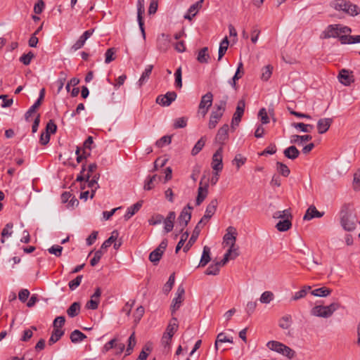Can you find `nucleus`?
<instances>
[{"mask_svg": "<svg viewBox=\"0 0 360 360\" xmlns=\"http://www.w3.org/2000/svg\"><path fill=\"white\" fill-rule=\"evenodd\" d=\"M340 217L341 226L345 231H352L355 229L357 217L352 205H344L340 212Z\"/></svg>", "mask_w": 360, "mask_h": 360, "instance_id": "obj_1", "label": "nucleus"}, {"mask_svg": "<svg viewBox=\"0 0 360 360\" xmlns=\"http://www.w3.org/2000/svg\"><path fill=\"white\" fill-rule=\"evenodd\" d=\"M266 345L270 349L281 353L289 359L293 358L295 355L294 350L280 342L271 340Z\"/></svg>", "mask_w": 360, "mask_h": 360, "instance_id": "obj_5", "label": "nucleus"}, {"mask_svg": "<svg viewBox=\"0 0 360 360\" xmlns=\"http://www.w3.org/2000/svg\"><path fill=\"white\" fill-rule=\"evenodd\" d=\"M187 124V119L186 117H179L174 121V127L175 129L184 128Z\"/></svg>", "mask_w": 360, "mask_h": 360, "instance_id": "obj_63", "label": "nucleus"}, {"mask_svg": "<svg viewBox=\"0 0 360 360\" xmlns=\"http://www.w3.org/2000/svg\"><path fill=\"white\" fill-rule=\"evenodd\" d=\"M272 70H273L272 66H271L269 65L265 66L262 70V77H261L262 79L264 81H267L271 76Z\"/></svg>", "mask_w": 360, "mask_h": 360, "instance_id": "obj_53", "label": "nucleus"}, {"mask_svg": "<svg viewBox=\"0 0 360 360\" xmlns=\"http://www.w3.org/2000/svg\"><path fill=\"white\" fill-rule=\"evenodd\" d=\"M175 281L174 273L172 274L167 281V282L163 286L162 290L165 294H167L172 290Z\"/></svg>", "mask_w": 360, "mask_h": 360, "instance_id": "obj_47", "label": "nucleus"}, {"mask_svg": "<svg viewBox=\"0 0 360 360\" xmlns=\"http://www.w3.org/2000/svg\"><path fill=\"white\" fill-rule=\"evenodd\" d=\"M144 0H137V20L143 39L146 38L143 15L145 13Z\"/></svg>", "mask_w": 360, "mask_h": 360, "instance_id": "obj_11", "label": "nucleus"}, {"mask_svg": "<svg viewBox=\"0 0 360 360\" xmlns=\"http://www.w3.org/2000/svg\"><path fill=\"white\" fill-rule=\"evenodd\" d=\"M352 77L349 71L344 69L340 72L338 76L339 81L345 86H349L354 82Z\"/></svg>", "mask_w": 360, "mask_h": 360, "instance_id": "obj_23", "label": "nucleus"}, {"mask_svg": "<svg viewBox=\"0 0 360 360\" xmlns=\"http://www.w3.org/2000/svg\"><path fill=\"white\" fill-rule=\"evenodd\" d=\"M153 69V65H148L146 66V68H145L144 71L143 72L140 79L138 81V84H139V86H141L143 84H145L148 80Z\"/></svg>", "mask_w": 360, "mask_h": 360, "instance_id": "obj_30", "label": "nucleus"}, {"mask_svg": "<svg viewBox=\"0 0 360 360\" xmlns=\"http://www.w3.org/2000/svg\"><path fill=\"white\" fill-rule=\"evenodd\" d=\"M222 153V147H220L212 156V168L214 172H221L223 169Z\"/></svg>", "mask_w": 360, "mask_h": 360, "instance_id": "obj_12", "label": "nucleus"}, {"mask_svg": "<svg viewBox=\"0 0 360 360\" xmlns=\"http://www.w3.org/2000/svg\"><path fill=\"white\" fill-rule=\"evenodd\" d=\"M86 338V336L79 330H75L70 334V340L73 343L81 342Z\"/></svg>", "mask_w": 360, "mask_h": 360, "instance_id": "obj_40", "label": "nucleus"}, {"mask_svg": "<svg viewBox=\"0 0 360 360\" xmlns=\"http://www.w3.org/2000/svg\"><path fill=\"white\" fill-rule=\"evenodd\" d=\"M352 32L351 29L347 26L342 25H330L323 32L321 38L329 39L338 37L340 40V37L347 34H349Z\"/></svg>", "mask_w": 360, "mask_h": 360, "instance_id": "obj_3", "label": "nucleus"}, {"mask_svg": "<svg viewBox=\"0 0 360 360\" xmlns=\"http://www.w3.org/2000/svg\"><path fill=\"white\" fill-rule=\"evenodd\" d=\"M208 194V184H206L204 187L202 186V181L200 182V185L198 189V195L195 200L196 205H200L204 200L206 198Z\"/></svg>", "mask_w": 360, "mask_h": 360, "instance_id": "obj_18", "label": "nucleus"}, {"mask_svg": "<svg viewBox=\"0 0 360 360\" xmlns=\"http://www.w3.org/2000/svg\"><path fill=\"white\" fill-rule=\"evenodd\" d=\"M227 99H228V96H225L224 99H222V100L219 101L218 103H217L215 104V108H217V110H214V111L224 115V112L226 110Z\"/></svg>", "mask_w": 360, "mask_h": 360, "instance_id": "obj_46", "label": "nucleus"}, {"mask_svg": "<svg viewBox=\"0 0 360 360\" xmlns=\"http://www.w3.org/2000/svg\"><path fill=\"white\" fill-rule=\"evenodd\" d=\"M210 260V248L208 246H205L198 266H205Z\"/></svg>", "mask_w": 360, "mask_h": 360, "instance_id": "obj_31", "label": "nucleus"}, {"mask_svg": "<svg viewBox=\"0 0 360 360\" xmlns=\"http://www.w3.org/2000/svg\"><path fill=\"white\" fill-rule=\"evenodd\" d=\"M246 160V158L243 157L241 154H238L235 156L233 163L236 164L237 169L238 170L240 167L245 163Z\"/></svg>", "mask_w": 360, "mask_h": 360, "instance_id": "obj_56", "label": "nucleus"}, {"mask_svg": "<svg viewBox=\"0 0 360 360\" xmlns=\"http://www.w3.org/2000/svg\"><path fill=\"white\" fill-rule=\"evenodd\" d=\"M224 342H230L233 343V338H227L224 333H220L217 335V339L214 344L215 349H218V344L219 343H224Z\"/></svg>", "mask_w": 360, "mask_h": 360, "instance_id": "obj_41", "label": "nucleus"}, {"mask_svg": "<svg viewBox=\"0 0 360 360\" xmlns=\"http://www.w3.org/2000/svg\"><path fill=\"white\" fill-rule=\"evenodd\" d=\"M64 335V331L62 330L60 328H54L52 334L51 335V338L49 340V344L50 345L56 343L57 341H58L61 337Z\"/></svg>", "mask_w": 360, "mask_h": 360, "instance_id": "obj_35", "label": "nucleus"}, {"mask_svg": "<svg viewBox=\"0 0 360 360\" xmlns=\"http://www.w3.org/2000/svg\"><path fill=\"white\" fill-rule=\"evenodd\" d=\"M13 227V224L12 223H8L6 224L5 227L1 231V237H8L11 236L13 233L12 229Z\"/></svg>", "mask_w": 360, "mask_h": 360, "instance_id": "obj_61", "label": "nucleus"}, {"mask_svg": "<svg viewBox=\"0 0 360 360\" xmlns=\"http://www.w3.org/2000/svg\"><path fill=\"white\" fill-rule=\"evenodd\" d=\"M222 116H223L222 114L219 113L215 111H212L210 115V120H209V123H208V127L210 129L215 128L217 123L219 122V121L220 120V119L221 118Z\"/></svg>", "mask_w": 360, "mask_h": 360, "instance_id": "obj_34", "label": "nucleus"}, {"mask_svg": "<svg viewBox=\"0 0 360 360\" xmlns=\"http://www.w3.org/2000/svg\"><path fill=\"white\" fill-rule=\"evenodd\" d=\"M340 42L342 44L360 43V35L351 36L348 35V34H344L340 37Z\"/></svg>", "mask_w": 360, "mask_h": 360, "instance_id": "obj_32", "label": "nucleus"}, {"mask_svg": "<svg viewBox=\"0 0 360 360\" xmlns=\"http://www.w3.org/2000/svg\"><path fill=\"white\" fill-rule=\"evenodd\" d=\"M167 247V240L164 239L159 246L152 251L149 255V260L153 264H157L161 259L165 250Z\"/></svg>", "mask_w": 360, "mask_h": 360, "instance_id": "obj_8", "label": "nucleus"}, {"mask_svg": "<svg viewBox=\"0 0 360 360\" xmlns=\"http://www.w3.org/2000/svg\"><path fill=\"white\" fill-rule=\"evenodd\" d=\"M101 295V290L100 288H97L94 293L91 295L90 300L86 302V308L92 310L96 309L100 302Z\"/></svg>", "mask_w": 360, "mask_h": 360, "instance_id": "obj_15", "label": "nucleus"}, {"mask_svg": "<svg viewBox=\"0 0 360 360\" xmlns=\"http://www.w3.org/2000/svg\"><path fill=\"white\" fill-rule=\"evenodd\" d=\"M184 300V297H175L171 305L172 314H173L176 310H178Z\"/></svg>", "mask_w": 360, "mask_h": 360, "instance_id": "obj_52", "label": "nucleus"}, {"mask_svg": "<svg viewBox=\"0 0 360 360\" xmlns=\"http://www.w3.org/2000/svg\"><path fill=\"white\" fill-rule=\"evenodd\" d=\"M205 143V138L201 137L197 143L195 144L194 147L191 150L192 155H196L200 153V151L202 149Z\"/></svg>", "mask_w": 360, "mask_h": 360, "instance_id": "obj_42", "label": "nucleus"}, {"mask_svg": "<svg viewBox=\"0 0 360 360\" xmlns=\"http://www.w3.org/2000/svg\"><path fill=\"white\" fill-rule=\"evenodd\" d=\"M323 215V212L321 213V212H319L314 206H310L307 209V210L303 217V219L304 220H311V219H313L314 217H318V218L321 217Z\"/></svg>", "mask_w": 360, "mask_h": 360, "instance_id": "obj_25", "label": "nucleus"}, {"mask_svg": "<svg viewBox=\"0 0 360 360\" xmlns=\"http://www.w3.org/2000/svg\"><path fill=\"white\" fill-rule=\"evenodd\" d=\"M210 55L208 53V48L204 47L199 50L197 56V60L200 63H207L210 60Z\"/></svg>", "mask_w": 360, "mask_h": 360, "instance_id": "obj_33", "label": "nucleus"}, {"mask_svg": "<svg viewBox=\"0 0 360 360\" xmlns=\"http://www.w3.org/2000/svg\"><path fill=\"white\" fill-rule=\"evenodd\" d=\"M292 323V316L290 314H285L279 319L278 326L282 329L287 330L291 327Z\"/></svg>", "mask_w": 360, "mask_h": 360, "instance_id": "obj_29", "label": "nucleus"}, {"mask_svg": "<svg viewBox=\"0 0 360 360\" xmlns=\"http://www.w3.org/2000/svg\"><path fill=\"white\" fill-rule=\"evenodd\" d=\"M175 218H176L175 212L173 211H171L169 212L167 217L163 219V222L165 224L164 229L167 233L170 232L173 229L174 221L175 220Z\"/></svg>", "mask_w": 360, "mask_h": 360, "instance_id": "obj_20", "label": "nucleus"}, {"mask_svg": "<svg viewBox=\"0 0 360 360\" xmlns=\"http://www.w3.org/2000/svg\"><path fill=\"white\" fill-rule=\"evenodd\" d=\"M312 137L311 135H292L291 136L290 139V143H298L299 141H308L311 140Z\"/></svg>", "mask_w": 360, "mask_h": 360, "instance_id": "obj_49", "label": "nucleus"}, {"mask_svg": "<svg viewBox=\"0 0 360 360\" xmlns=\"http://www.w3.org/2000/svg\"><path fill=\"white\" fill-rule=\"evenodd\" d=\"M161 180V176L154 174L149 176L145 181L143 189L146 191H150L153 189L157 184Z\"/></svg>", "mask_w": 360, "mask_h": 360, "instance_id": "obj_19", "label": "nucleus"}, {"mask_svg": "<svg viewBox=\"0 0 360 360\" xmlns=\"http://www.w3.org/2000/svg\"><path fill=\"white\" fill-rule=\"evenodd\" d=\"M174 91H169L165 95H160L156 98V103L162 106H169L176 98Z\"/></svg>", "mask_w": 360, "mask_h": 360, "instance_id": "obj_13", "label": "nucleus"}, {"mask_svg": "<svg viewBox=\"0 0 360 360\" xmlns=\"http://www.w3.org/2000/svg\"><path fill=\"white\" fill-rule=\"evenodd\" d=\"M273 217L274 219H281V220L276 224V228L279 231H286L289 230L292 226V216L290 212V210H285L283 211H277L274 213Z\"/></svg>", "mask_w": 360, "mask_h": 360, "instance_id": "obj_2", "label": "nucleus"}, {"mask_svg": "<svg viewBox=\"0 0 360 360\" xmlns=\"http://www.w3.org/2000/svg\"><path fill=\"white\" fill-rule=\"evenodd\" d=\"M274 299V295L271 291L264 292L259 298V301L263 304H269Z\"/></svg>", "mask_w": 360, "mask_h": 360, "instance_id": "obj_43", "label": "nucleus"}, {"mask_svg": "<svg viewBox=\"0 0 360 360\" xmlns=\"http://www.w3.org/2000/svg\"><path fill=\"white\" fill-rule=\"evenodd\" d=\"M212 101L213 94L211 92H207L202 96L199 103L198 113L201 115L202 117L207 115L210 108L212 105Z\"/></svg>", "mask_w": 360, "mask_h": 360, "instance_id": "obj_7", "label": "nucleus"}, {"mask_svg": "<svg viewBox=\"0 0 360 360\" xmlns=\"http://www.w3.org/2000/svg\"><path fill=\"white\" fill-rule=\"evenodd\" d=\"M219 264L215 263L214 264H210L208 268L205 271V274L207 275H217L219 272Z\"/></svg>", "mask_w": 360, "mask_h": 360, "instance_id": "obj_54", "label": "nucleus"}, {"mask_svg": "<svg viewBox=\"0 0 360 360\" xmlns=\"http://www.w3.org/2000/svg\"><path fill=\"white\" fill-rule=\"evenodd\" d=\"M200 228H199L198 226H195L194 228V230L193 231V233H192L190 239L188 240L187 244L184 248V252H186L191 248V247L195 243L198 237L200 235Z\"/></svg>", "mask_w": 360, "mask_h": 360, "instance_id": "obj_26", "label": "nucleus"}, {"mask_svg": "<svg viewBox=\"0 0 360 360\" xmlns=\"http://www.w3.org/2000/svg\"><path fill=\"white\" fill-rule=\"evenodd\" d=\"M276 171L283 176L287 177L289 176L290 170L285 164L281 162H277L276 163Z\"/></svg>", "mask_w": 360, "mask_h": 360, "instance_id": "obj_37", "label": "nucleus"}, {"mask_svg": "<svg viewBox=\"0 0 360 360\" xmlns=\"http://www.w3.org/2000/svg\"><path fill=\"white\" fill-rule=\"evenodd\" d=\"M292 126L295 129H298L303 132H310L314 128L313 125L307 124L302 122L293 123L292 124Z\"/></svg>", "mask_w": 360, "mask_h": 360, "instance_id": "obj_45", "label": "nucleus"}, {"mask_svg": "<svg viewBox=\"0 0 360 360\" xmlns=\"http://www.w3.org/2000/svg\"><path fill=\"white\" fill-rule=\"evenodd\" d=\"M169 45V38L168 35L162 34L158 39V48L162 51H166Z\"/></svg>", "mask_w": 360, "mask_h": 360, "instance_id": "obj_27", "label": "nucleus"}, {"mask_svg": "<svg viewBox=\"0 0 360 360\" xmlns=\"http://www.w3.org/2000/svg\"><path fill=\"white\" fill-rule=\"evenodd\" d=\"M333 6L335 10L343 11L351 15H355L359 13V8L356 5L345 0H337L334 1Z\"/></svg>", "mask_w": 360, "mask_h": 360, "instance_id": "obj_6", "label": "nucleus"}, {"mask_svg": "<svg viewBox=\"0 0 360 360\" xmlns=\"http://www.w3.org/2000/svg\"><path fill=\"white\" fill-rule=\"evenodd\" d=\"M229 40L227 37H226L220 43L219 48V52H218V60H220L222 57L226 53L228 47H229Z\"/></svg>", "mask_w": 360, "mask_h": 360, "instance_id": "obj_39", "label": "nucleus"}, {"mask_svg": "<svg viewBox=\"0 0 360 360\" xmlns=\"http://www.w3.org/2000/svg\"><path fill=\"white\" fill-rule=\"evenodd\" d=\"M142 204L143 201L140 200L136 203L134 204L133 205L127 208L126 214H124V219L129 220L132 216H134L136 212H138L139 210L142 207Z\"/></svg>", "mask_w": 360, "mask_h": 360, "instance_id": "obj_22", "label": "nucleus"}, {"mask_svg": "<svg viewBox=\"0 0 360 360\" xmlns=\"http://www.w3.org/2000/svg\"><path fill=\"white\" fill-rule=\"evenodd\" d=\"M99 176H100V174H95L91 180H87L86 179V181H88V186L91 188H95V190H96L99 186L98 184V180L99 179Z\"/></svg>", "mask_w": 360, "mask_h": 360, "instance_id": "obj_57", "label": "nucleus"}, {"mask_svg": "<svg viewBox=\"0 0 360 360\" xmlns=\"http://www.w3.org/2000/svg\"><path fill=\"white\" fill-rule=\"evenodd\" d=\"M119 236V233L117 230L113 231L111 233V236L105 240L101 245V249L105 250L110 247L115 240H117Z\"/></svg>", "mask_w": 360, "mask_h": 360, "instance_id": "obj_36", "label": "nucleus"}, {"mask_svg": "<svg viewBox=\"0 0 360 360\" xmlns=\"http://www.w3.org/2000/svg\"><path fill=\"white\" fill-rule=\"evenodd\" d=\"M115 53V49L114 48L108 49L105 52V63H110L112 60L115 59V57L114 56Z\"/></svg>", "mask_w": 360, "mask_h": 360, "instance_id": "obj_59", "label": "nucleus"}, {"mask_svg": "<svg viewBox=\"0 0 360 360\" xmlns=\"http://www.w3.org/2000/svg\"><path fill=\"white\" fill-rule=\"evenodd\" d=\"M259 117L261 119V122L263 124H268L269 122V118L268 117L266 110L265 108H262L259 110L258 113Z\"/></svg>", "mask_w": 360, "mask_h": 360, "instance_id": "obj_64", "label": "nucleus"}, {"mask_svg": "<svg viewBox=\"0 0 360 360\" xmlns=\"http://www.w3.org/2000/svg\"><path fill=\"white\" fill-rule=\"evenodd\" d=\"M191 219V212L187 210L186 207H184L179 217H178V226L180 228V231H183L185 227L187 226L188 222Z\"/></svg>", "mask_w": 360, "mask_h": 360, "instance_id": "obj_14", "label": "nucleus"}, {"mask_svg": "<svg viewBox=\"0 0 360 360\" xmlns=\"http://www.w3.org/2000/svg\"><path fill=\"white\" fill-rule=\"evenodd\" d=\"M229 125H223L219 130L216 136V140L221 144L228 139Z\"/></svg>", "mask_w": 360, "mask_h": 360, "instance_id": "obj_24", "label": "nucleus"}, {"mask_svg": "<svg viewBox=\"0 0 360 360\" xmlns=\"http://www.w3.org/2000/svg\"><path fill=\"white\" fill-rule=\"evenodd\" d=\"M80 311V304L79 302H73L67 310L68 315L73 318L79 314Z\"/></svg>", "mask_w": 360, "mask_h": 360, "instance_id": "obj_38", "label": "nucleus"}, {"mask_svg": "<svg viewBox=\"0 0 360 360\" xmlns=\"http://www.w3.org/2000/svg\"><path fill=\"white\" fill-rule=\"evenodd\" d=\"M310 289H311L310 286H304L302 289H301L300 290H299L295 293V295L292 297V300L296 301L301 298L304 297L307 293V290H309Z\"/></svg>", "mask_w": 360, "mask_h": 360, "instance_id": "obj_50", "label": "nucleus"}, {"mask_svg": "<svg viewBox=\"0 0 360 360\" xmlns=\"http://www.w3.org/2000/svg\"><path fill=\"white\" fill-rule=\"evenodd\" d=\"M331 290L326 287L315 289L311 291V294L316 297H326L330 295Z\"/></svg>", "mask_w": 360, "mask_h": 360, "instance_id": "obj_44", "label": "nucleus"}, {"mask_svg": "<svg viewBox=\"0 0 360 360\" xmlns=\"http://www.w3.org/2000/svg\"><path fill=\"white\" fill-rule=\"evenodd\" d=\"M41 102L37 100V101L34 103L33 105H32L30 109L26 112L25 115V118L27 121L29 120V117L32 115L33 112L36 110L37 108H39L41 105Z\"/></svg>", "mask_w": 360, "mask_h": 360, "instance_id": "obj_60", "label": "nucleus"}, {"mask_svg": "<svg viewBox=\"0 0 360 360\" xmlns=\"http://www.w3.org/2000/svg\"><path fill=\"white\" fill-rule=\"evenodd\" d=\"M245 108V101L244 99H240L237 103L236 112L233 114L231 127L234 128L235 126H238L241 120V117L244 113Z\"/></svg>", "mask_w": 360, "mask_h": 360, "instance_id": "obj_9", "label": "nucleus"}, {"mask_svg": "<svg viewBox=\"0 0 360 360\" xmlns=\"http://www.w3.org/2000/svg\"><path fill=\"white\" fill-rule=\"evenodd\" d=\"M299 150L295 146H290L283 150V155L285 158L294 160L300 155Z\"/></svg>", "mask_w": 360, "mask_h": 360, "instance_id": "obj_21", "label": "nucleus"}, {"mask_svg": "<svg viewBox=\"0 0 360 360\" xmlns=\"http://www.w3.org/2000/svg\"><path fill=\"white\" fill-rule=\"evenodd\" d=\"M237 235L236 229L231 226H229L226 229V233L223 237V244L229 246H235Z\"/></svg>", "mask_w": 360, "mask_h": 360, "instance_id": "obj_10", "label": "nucleus"}, {"mask_svg": "<svg viewBox=\"0 0 360 360\" xmlns=\"http://www.w3.org/2000/svg\"><path fill=\"white\" fill-rule=\"evenodd\" d=\"M340 307L339 302H333L328 306L317 305L311 309V314L314 316L328 318Z\"/></svg>", "mask_w": 360, "mask_h": 360, "instance_id": "obj_4", "label": "nucleus"}, {"mask_svg": "<svg viewBox=\"0 0 360 360\" xmlns=\"http://www.w3.org/2000/svg\"><path fill=\"white\" fill-rule=\"evenodd\" d=\"M218 206V201L216 198L212 199L210 202L207 205L205 213L204 214V219H207L208 221L212 217L214 214Z\"/></svg>", "mask_w": 360, "mask_h": 360, "instance_id": "obj_17", "label": "nucleus"}, {"mask_svg": "<svg viewBox=\"0 0 360 360\" xmlns=\"http://www.w3.org/2000/svg\"><path fill=\"white\" fill-rule=\"evenodd\" d=\"M179 327L178 321L176 318H172L167 326L166 330L164 334L171 335L173 337Z\"/></svg>", "mask_w": 360, "mask_h": 360, "instance_id": "obj_28", "label": "nucleus"}, {"mask_svg": "<svg viewBox=\"0 0 360 360\" xmlns=\"http://www.w3.org/2000/svg\"><path fill=\"white\" fill-rule=\"evenodd\" d=\"M103 255V249L101 248L100 250H97L94 253V257L90 261L91 265L92 266H94L95 265H96L99 262Z\"/></svg>", "mask_w": 360, "mask_h": 360, "instance_id": "obj_58", "label": "nucleus"}, {"mask_svg": "<svg viewBox=\"0 0 360 360\" xmlns=\"http://www.w3.org/2000/svg\"><path fill=\"white\" fill-rule=\"evenodd\" d=\"M333 122L332 118H322L317 122V129L320 134L326 133L330 128Z\"/></svg>", "mask_w": 360, "mask_h": 360, "instance_id": "obj_16", "label": "nucleus"}, {"mask_svg": "<svg viewBox=\"0 0 360 360\" xmlns=\"http://www.w3.org/2000/svg\"><path fill=\"white\" fill-rule=\"evenodd\" d=\"M83 276L79 275L75 279L69 282V288L71 290H75L81 283Z\"/></svg>", "mask_w": 360, "mask_h": 360, "instance_id": "obj_55", "label": "nucleus"}, {"mask_svg": "<svg viewBox=\"0 0 360 360\" xmlns=\"http://www.w3.org/2000/svg\"><path fill=\"white\" fill-rule=\"evenodd\" d=\"M225 255L229 257L231 259H236L238 255V248L235 246H229V250L225 253Z\"/></svg>", "mask_w": 360, "mask_h": 360, "instance_id": "obj_51", "label": "nucleus"}, {"mask_svg": "<svg viewBox=\"0 0 360 360\" xmlns=\"http://www.w3.org/2000/svg\"><path fill=\"white\" fill-rule=\"evenodd\" d=\"M34 55L30 51L27 54H23L20 58V61L24 65H27L30 63L32 59L34 58Z\"/></svg>", "mask_w": 360, "mask_h": 360, "instance_id": "obj_62", "label": "nucleus"}, {"mask_svg": "<svg viewBox=\"0 0 360 360\" xmlns=\"http://www.w3.org/2000/svg\"><path fill=\"white\" fill-rule=\"evenodd\" d=\"M204 0H199L193 5L190 6L188 8V13L192 14V16H195L200 9L202 8V3Z\"/></svg>", "mask_w": 360, "mask_h": 360, "instance_id": "obj_48", "label": "nucleus"}]
</instances>
